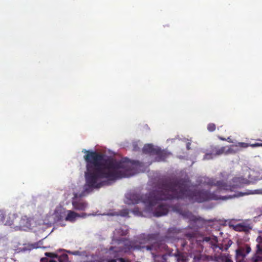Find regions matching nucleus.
<instances>
[{"label": "nucleus", "instance_id": "obj_20", "mask_svg": "<svg viewBox=\"0 0 262 262\" xmlns=\"http://www.w3.org/2000/svg\"><path fill=\"white\" fill-rule=\"evenodd\" d=\"M42 244V242L41 241H39L38 242H36V243L31 244L29 245V250L41 248Z\"/></svg>", "mask_w": 262, "mask_h": 262}, {"label": "nucleus", "instance_id": "obj_32", "mask_svg": "<svg viewBox=\"0 0 262 262\" xmlns=\"http://www.w3.org/2000/svg\"><path fill=\"white\" fill-rule=\"evenodd\" d=\"M82 205H83V209L84 207H86V203H85V202H83Z\"/></svg>", "mask_w": 262, "mask_h": 262}, {"label": "nucleus", "instance_id": "obj_6", "mask_svg": "<svg viewBox=\"0 0 262 262\" xmlns=\"http://www.w3.org/2000/svg\"><path fill=\"white\" fill-rule=\"evenodd\" d=\"M17 215L15 213H9L6 214L3 210H0V221L6 225L11 226L14 224Z\"/></svg>", "mask_w": 262, "mask_h": 262}, {"label": "nucleus", "instance_id": "obj_10", "mask_svg": "<svg viewBox=\"0 0 262 262\" xmlns=\"http://www.w3.org/2000/svg\"><path fill=\"white\" fill-rule=\"evenodd\" d=\"M170 255L175 257L177 262H187V257L183 252H180L178 249H176L174 252H171Z\"/></svg>", "mask_w": 262, "mask_h": 262}, {"label": "nucleus", "instance_id": "obj_24", "mask_svg": "<svg viewBox=\"0 0 262 262\" xmlns=\"http://www.w3.org/2000/svg\"><path fill=\"white\" fill-rule=\"evenodd\" d=\"M133 212L137 215H140L141 214V211L139 210L138 208H135L133 209Z\"/></svg>", "mask_w": 262, "mask_h": 262}, {"label": "nucleus", "instance_id": "obj_34", "mask_svg": "<svg viewBox=\"0 0 262 262\" xmlns=\"http://www.w3.org/2000/svg\"><path fill=\"white\" fill-rule=\"evenodd\" d=\"M216 239H217V238H216V237H214V239L215 242H217Z\"/></svg>", "mask_w": 262, "mask_h": 262}, {"label": "nucleus", "instance_id": "obj_26", "mask_svg": "<svg viewBox=\"0 0 262 262\" xmlns=\"http://www.w3.org/2000/svg\"><path fill=\"white\" fill-rule=\"evenodd\" d=\"M181 245L182 247H184L186 245L187 243L184 240H181L180 241Z\"/></svg>", "mask_w": 262, "mask_h": 262}, {"label": "nucleus", "instance_id": "obj_33", "mask_svg": "<svg viewBox=\"0 0 262 262\" xmlns=\"http://www.w3.org/2000/svg\"><path fill=\"white\" fill-rule=\"evenodd\" d=\"M78 252H79L78 251L75 252H74V254H77Z\"/></svg>", "mask_w": 262, "mask_h": 262}, {"label": "nucleus", "instance_id": "obj_2", "mask_svg": "<svg viewBox=\"0 0 262 262\" xmlns=\"http://www.w3.org/2000/svg\"><path fill=\"white\" fill-rule=\"evenodd\" d=\"M85 159L88 162L85 173L86 182L92 188L110 185L117 180L132 176L137 165V162L127 158L104 160V156L97 152L89 154Z\"/></svg>", "mask_w": 262, "mask_h": 262}, {"label": "nucleus", "instance_id": "obj_30", "mask_svg": "<svg viewBox=\"0 0 262 262\" xmlns=\"http://www.w3.org/2000/svg\"><path fill=\"white\" fill-rule=\"evenodd\" d=\"M211 247H212V248L213 249H215V248H217V245H216V243H214V244H212Z\"/></svg>", "mask_w": 262, "mask_h": 262}, {"label": "nucleus", "instance_id": "obj_7", "mask_svg": "<svg viewBox=\"0 0 262 262\" xmlns=\"http://www.w3.org/2000/svg\"><path fill=\"white\" fill-rule=\"evenodd\" d=\"M118 241H119V243L121 242H123V243H124L127 240L125 238H121L120 239H119ZM124 244H123V246H120L118 247H111L110 248L109 253H110V255H111L112 256L114 257V258H116V259H108L107 262H117V260L119 261V262H130L129 260L128 259H125L123 258H118L120 256L122 255V253H124L123 251L120 252L119 253V256H118L117 257H114V255L115 254V250H116V249L119 248H124Z\"/></svg>", "mask_w": 262, "mask_h": 262}, {"label": "nucleus", "instance_id": "obj_22", "mask_svg": "<svg viewBox=\"0 0 262 262\" xmlns=\"http://www.w3.org/2000/svg\"><path fill=\"white\" fill-rule=\"evenodd\" d=\"M216 125L215 124L210 123L207 125V129L209 132H213L215 130Z\"/></svg>", "mask_w": 262, "mask_h": 262}, {"label": "nucleus", "instance_id": "obj_17", "mask_svg": "<svg viewBox=\"0 0 262 262\" xmlns=\"http://www.w3.org/2000/svg\"><path fill=\"white\" fill-rule=\"evenodd\" d=\"M234 229L237 231L246 232L249 230V227L247 225L238 224L235 226Z\"/></svg>", "mask_w": 262, "mask_h": 262}, {"label": "nucleus", "instance_id": "obj_27", "mask_svg": "<svg viewBox=\"0 0 262 262\" xmlns=\"http://www.w3.org/2000/svg\"><path fill=\"white\" fill-rule=\"evenodd\" d=\"M190 145H191V143L189 142H188L186 143V148L187 150H189L190 149Z\"/></svg>", "mask_w": 262, "mask_h": 262}, {"label": "nucleus", "instance_id": "obj_9", "mask_svg": "<svg viewBox=\"0 0 262 262\" xmlns=\"http://www.w3.org/2000/svg\"><path fill=\"white\" fill-rule=\"evenodd\" d=\"M67 211L62 207L57 208L54 213V220L57 222L65 220Z\"/></svg>", "mask_w": 262, "mask_h": 262}, {"label": "nucleus", "instance_id": "obj_23", "mask_svg": "<svg viewBox=\"0 0 262 262\" xmlns=\"http://www.w3.org/2000/svg\"><path fill=\"white\" fill-rule=\"evenodd\" d=\"M128 214L129 212L127 209H124L120 211V215L122 216H128Z\"/></svg>", "mask_w": 262, "mask_h": 262}, {"label": "nucleus", "instance_id": "obj_11", "mask_svg": "<svg viewBox=\"0 0 262 262\" xmlns=\"http://www.w3.org/2000/svg\"><path fill=\"white\" fill-rule=\"evenodd\" d=\"M169 153L161 148H158L155 155L156 156L155 160L157 162L163 161L168 157Z\"/></svg>", "mask_w": 262, "mask_h": 262}, {"label": "nucleus", "instance_id": "obj_31", "mask_svg": "<svg viewBox=\"0 0 262 262\" xmlns=\"http://www.w3.org/2000/svg\"><path fill=\"white\" fill-rule=\"evenodd\" d=\"M219 138L222 140V141H225V140H227L225 138H223V137H219Z\"/></svg>", "mask_w": 262, "mask_h": 262}, {"label": "nucleus", "instance_id": "obj_4", "mask_svg": "<svg viewBox=\"0 0 262 262\" xmlns=\"http://www.w3.org/2000/svg\"><path fill=\"white\" fill-rule=\"evenodd\" d=\"M145 242L141 241L140 239L133 241H126L124 243V248H119L115 250V257L119 256V253L120 252H130L131 251L136 250H142L146 249L147 251H152L154 249V246L147 245L145 246Z\"/></svg>", "mask_w": 262, "mask_h": 262}, {"label": "nucleus", "instance_id": "obj_5", "mask_svg": "<svg viewBox=\"0 0 262 262\" xmlns=\"http://www.w3.org/2000/svg\"><path fill=\"white\" fill-rule=\"evenodd\" d=\"M45 255L47 257L41 258V262H68V256L67 254L63 253L58 255L55 253L46 252Z\"/></svg>", "mask_w": 262, "mask_h": 262}, {"label": "nucleus", "instance_id": "obj_8", "mask_svg": "<svg viewBox=\"0 0 262 262\" xmlns=\"http://www.w3.org/2000/svg\"><path fill=\"white\" fill-rule=\"evenodd\" d=\"M229 151H226V147L223 146L218 148L216 146L211 148L210 153H207L205 155L204 159L209 160L213 159L214 156H220L223 154H227Z\"/></svg>", "mask_w": 262, "mask_h": 262}, {"label": "nucleus", "instance_id": "obj_25", "mask_svg": "<svg viewBox=\"0 0 262 262\" xmlns=\"http://www.w3.org/2000/svg\"><path fill=\"white\" fill-rule=\"evenodd\" d=\"M185 236L189 239H191L194 237V235L192 233H188L185 235Z\"/></svg>", "mask_w": 262, "mask_h": 262}, {"label": "nucleus", "instance_id": "obj_15", "mask_svg": "<svg viewBox=\"0 0 262 262\" xmlns=\"http://www.w3.org/2000/svg\"><path fill=\"white\" fill-rule=\"evenodd\" d=\"M79 216L78 214L73 211H67L65 221L69 222H74L77 217Z\"/></svg>", "mask_w": 262, "mask_h": 262}, {"label": "nucleus", "instance_id": "obj_3", "mask_svg": "<svg viewBox=\"0 0 262 262\" xmlns=\"http://www.w3.org/2000/svg\"><path fill=\"white\" fill-rule=\"evenodd\" d=\"M206 183L208 185L216 187V190L212 193L204 189H197V190H204L205 191H207L210 194H213V195L217 196L216 199H209L207 200V201L218 200H226L228 199H231L234 197H239L244 195H248L252 193L251 191H248L244 193L239 192L235 193L232 195H229L228 196H222L221 194V193L226 191H234L235 189L243 187L245 185L249 184L250 183L249 180L243 177H234L231 181L229 182V184L225 182L224 181L216 180L213 178L209 179ZM206 201H207V200Z\"/></svg>", "mask_w": 262, "mask_h": 262}, {"label": "nucleus", "instance_id": "obj_14", "mask_svg": "<svg viewBox=\"0 0 262 262\" xmlns=\"http://www.w3.org/2000/svg\"><path fill=\"white\" fill-rule=\"evenodd\" d=\"M251 251V249L250 247L248 245H246L245 246L242 247L236 250V254L238 256L244 257L249 254Z\"/></svg>", "mask_w": 262, "mask_h": 262}, {"label": "nucleus", "instance_id": "obj_13", "mask_svg": "<svg viewBox=\"0 0 262 262\" xmlns=\"http://www.w3.org/2000/svg\"><path fill=\"white\" fill-rule=\"evenodd\" d=\"M158 147H155L153 145L150 144H145L143 149V152L146 154H149L150 155H155L157 149Z\"/></svg>", "mask_w": 262, "mask_h": 262}, {"label": "nucleus", "instance_id": "obj_29", "mask_svg": "<svg viewBox=\"0 0 262 262\" xmlns=\"http://www.w3.org/2000/svg\"><path fill=\"white\" fill-rule=\"evenodd\" d=\"M211 239V238L210 237H205L204 238V241H206L207 242H208L210 241Z\"/></svg>", "mask_w": 262, "mask_h": 262}, {"label": "nucleus", "instance_id": "obj_19", "mask_svg": "<svg viewBox=\"0 0 262 262\" xmlns=\"http://www.w3.org/2000/svg\"><path fill=\"white\" fill-rule=\"evenodd\" d=\"M256 241L258 243L256 245V248L257 249V253H262V236H259L257 237Z\"/></svg>", "mask_w": 262, "mask_h": 262}, {"label": "nucleus", "instance_id": "obj_18", "mask_svg": "<svg viewBox=\"0 0 262 262\" xmlns=\"http://www.w3.org/2000/svg\"><path fill=\"white\" fill-rule=\"evenodd\" d=\"M252 262H262V253H258L257 250L256 254L252 258Z\"/></svg>", "mask_w": 262, "mask_h": 262}, {"label": "nucleus", "instance_id": "obj_21", "mask_svg": "<svg viewBox=\"0 0 262 262\" xmlns=\"http://www.w3.org/2000/svg\"><path fill=\"white\" fill-rule=\"evenodd\" d=\"M76 200H77L76 199L74 200L73 201V202H72L73 206L74 208L75 209H77V210H81V209H82V203L81 202H78L76 201Z\"/></svg>", "mask_w": 262, "mask_h": 262}, {"label": "nucleus", "instance_id": "obj_36", "mask_svg": "<svg viewBox=\"0 0 262 262\" xmlns=\"http://www.w3.org/2000/svg\"><path fill=\"white\" fill-rule=\"evenodd\" d=\"M82 216H83V217H84V215L83 213Z\"/></svg>", "mask_w": 262, "mask_h": 262}, {"label": "nucleus", "instance_id": "obj_28", "mask_svg": "<svg viewBox=\"0 0 262 262\" xmlns=\"http://www.w3.org/2000/svg\"><path fill=\"white\" fill-rule=\"evenodd\" d=\"M225 262H233L230 258L227 257H225Z\"/></svg>", "mask_w": 262, "mask_h": 262}, {"label": "nucleus", "instance_id": "obj_1", "mask_svg": "<svg viewBox=\"0 0 262 262\" xmlns=\"http://www.w3.org/2000/svg\"><path fill=\"white\" fill-rule=\"evenodd\" d=\"M189 182L183 179L166 178L160 183L159 190H154L145 194H130L127 198L128 204H137L142 203L147 212H152L154 216L159 217L167 214V205L160 203L162 200L173 199L188 200L190 202L202 203L217 196L204 190L190 189Z\"/></svg>", "mask_w": 262, "mask_h": 262}, {"label": "nucleus", "instance_id": "obj_35", "mask_svg": "<svg viewBox=\"0 0 262 262\" xmlns=\"http://www.w3.org/2000/svg\"><path fill=\"white\" fill-rule=\"evenodd\" d=\"M256 140H257V141H262V140H261V139H257Z\"/></svg>", "mask_w": 262, "mask_h": 262}, {"label": "nucleus", "instance_id": "obj_12", "mask_svg": "<svg viewBox=\"0 0 262 262\" xmlns=\"http://www.w3.org/2000/svg\"><path fill=\"white\" fill-rule=\"evenodd\" d=\"M31 219L27 216H22L19 221L18 227L23 229L24 228H30L31 226Z\"/></svg>", "mask_w": 262, "mask_h": 262}, {"label": "nucleus", "instance_id": "obj_16", "mask_svg": "<svg viewBox=\"0 0 262 262\" xmlns=\"http://www.w3.org/2000/svg\"><path fill=\"white\" fill-rule=\"evenodd\" d=\"M236 146L242 148H247L249 146H251L252 147H262V143H247L244 142H238Z\"/></svg>", "mask_w": 262, "mask_h": 262}]
</instances>
